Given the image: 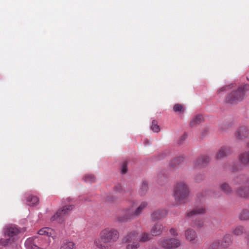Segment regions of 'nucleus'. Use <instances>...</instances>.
<instances>
[{
  "instance_id": "29",
  "label": "nucleus",
  "mask_w": 249,
  "mask_h": 249,
  "mask_svg": "<svg viewBox=\"0 0 249 249\" xmlns=\"http://www.w3.org/2000/svg\"><path fill=\"white\" fill-rule=\"evenodd\" d=\"M239 217L241 220H249V211L247 210H244L240 214Z\"/></svg>"
},
{
  "instance_id": "7",
  "label": "nucleus",
  "mask_w": 249,
  "mask_h": 249,
  "mask_svg": "<svg viewBox=\"0 0 249 249\" xmlns=\"http://www.w3.org/2000/svg\"><path fill=\"white\" fill-rule=\"evenodd\" d=\"M26 249H44L42 244V240L37 237H33L28 238L25 242Z\"/></svg>"
},
{
  "instance_id": "18",
  "label": "nucleus",
  "mask_w": 249,
  "mask_h": 249,
  "mask_svg": "<svg viewBox=\"0 0 249 249\" xmlns=\"http://www.w3.org/2000/svg\"><path fill=\"white\" fill-rule=\"evenodd\" d=\"M232 235L231 234H227L224 235L222 241V246L223 248L228 247L232 242Z\"/></svg>"
},
{
  "instance_id": "10",
  "label": "nucleus",
  "mask_w": 249,
  "mask_h": 249,
  "mask_svg": "<svg viewBox=\"0 0 249 249\" xmlns=\"http://www.w3.org/2000/svg\"><path fill=\"white\" fill-rule=\"evenodd\" d=\"M185 237L187 240L195 244L197 242V234L195 231L192 229H188L185 231Z\"/></svg>"
},
{
  "instance_id": "13",
  "label": "nucleus",
  "mask_w": 249,
  "mask_h": 249,
  "mask_svg": "<svg viewBox=\"0 0 249 249\" xmlns=\"http://www.w3.org/2000/svg\"><path fill=\"white\" fill-rule=\"evenodd\" d=\"M206 212V209L204 207H196L186 213V216L189 218L193 217L196 215L202 214Z\"/></svg>"
},
{
  "instance_id": "38",
  "label": "nucleus",
  "mask_w": 249,
  "mask_h": 249,
  "mask_svg": "<svg viewBox=\"0 0 249 249\" xmlns=\"http://www.w3.org/2000/svg\"><path fill=\"white\" fill-rule=\"evenodd\" d=\"M115 189L116 191L120 192L122 190V186L121 185H118L116 186Z\"/></svg>"
},
{
  "instance_id": "42",
  "label": "nucleus",
  "mask_w": 249,
  "mask_h": 249,
  "mask_svg": "<svg viewBox=\"0 0 249 249\" xmlns=\"http://www.w3.org/2000/svg\"><path fill=\"white\" fill-rule=\"evenodd\" d=\"M186 138V136L185 135H183L181 138V140H184Z\"/></svg>"
},
{
  "instance_id": "37",
  "label": "nucleus",
  "mask_w": 249,
  "mask_h": 249,
  "mask_svg": "<svg viewBox=\"0 0 249 249\" xmlns=\"http://www.w3.org/2000/svg\"><path fill=\"white\" fill-rule=\"evenodd\" d=\"M170 232L173 236H177L178 235L177 230L174 228H171L170 230Z\"/></svg>"
},
{
  "instance_id": "43",
  "label": "nucleus",
  "mask_w": 249,
  "mask_h": 249,
  "mask_svg": "<svg viewBox=\"0 0 249 249\" xmlns=\"http://www.w3.org/2000/svg\"><path fill=\"white\" fill-rule=\"evenodd\" d=\"M108 201H114V199H112H112H110H110H108Z\"/></svg>"
},
{
  "instance_id": "33",
  "label": "nucleus",
  "mask_w": 249,
  "mask_h": 249,
  "mask_svg": "<svg viewBox=\"0 0 249 249\" xmlns=\"http://www.w3.org/2000/svg\"><path fill=\"white\" fill-rule=\"evenodd\" d=\"M151 128L154 132H159L160 131V127L155 120L152 121Z\"/></svg>"
},
{
  "instance_id": "11",
  "label": "nucleus",
  "mask_w": 249,
  "mask_h": 249,
  "mask_svg": "<svg viewBox=\"0 0 249 249\" xmlns=\"http://www.w3.org/2000/svg\"><path fill=\"white\" fill-rule=\"evenodd\" d=\"M249 130L245 126H242L237 129L235 133V137L239 140H243L248 136Z\"/></svg>"
},
{
  "instance_id": "1",
  "label": "nucleus",
  "mask_w": 249,
  "mask_h": 249,
  "mask_svg": "<svg viewBox=\"0 0 249 249\" xmlns=\"http://www.w3.org/2000/svg\"><path fill=\"white\" fill-rule=\"evenodd\" d=\"M120 236L117 229L111 227H106L100 231L99 237L94 239L93 244L98 249H112Z\"/></svg>"
},
{
  "instance_id": "17",
  "label": "nucleus",
  "mask_w": 249,
  "mask_h": 249,
  "mask_svg": "<svg viewBox=\"0 0 249 249\" xmlns=\"http://www.w3.org/2000/svg\"><path fill=\"white\" fill-rule=\"evenodd\" d=\"M163 226L159 223L155 224L151 229V234L152 236H155L160 235L162 231Z\"/></svg>"
},
{
  "instance_id": "2",
  "label": "nucleus",
  "mask_w": 249,
  "mask_h": 249,
  "mask_svg": "<svg viewBox=\"0 0 249 249\" xmlns=\"http://www.w3.org/2000/svg\"><path fill=\"white\" fill-rule=\"evenodd\" d=\"M147 206V202L142 201L134 211L131 208H126L124 210L123 215L116 216L115 220L121 223L131 221L139 217Z\"/></svg>"
},
{
  "instance_id": "44",
  "label": "nucleus",
  "mask_w": 249,
  "mask_h": 249,
  "mask_svg": "<svg viewBox=\"0 0 249 249\" xmlns=\"http://www.w3.org/2000/svg\"><path fill=\"white\" fill-rule=\"evenodd\" d=\"M248 147H249V142L248 144Z\"/></svg>"
},
{
  "instance_id": "15",
  "label": "nucleus",
  "mask_w": 249,
  "mask_h": 249,
  "mask_svg": "<svg viewBox=\"0 0 249 249\" xmlns=\"http://www.w3.org/2000/svg\"><path fill=\"white\" fill-rule=\"evenodd\" d=\"M166 214L167 211L165 210H158L152 213L151 217L153 220H157L164 217Z\"/></svg>"
},
{
  "instance_id": "14",
  "label": "nucleus",
  "mask_w": 249,
  "mask_h": 249,
  "mask_svg": "<svg viewBox=\"0 0 249 249\" xmlns=\"http://www.w3.org/2000/svg\"><path fill=\"white\" fill-rule=\"evenodd\" d=\"M238 194L241 197L248 198L249 197V180H248L246 183V186L241 187L237 191Z\"/></svg>"
},
{
  "instance_id": "5",
  "label": "nucleus",
  "mask_w": 249,
  "mask_h": 249,
  "mask_svg": "<svg viewBox=\"0 0 249 249\" xmlns=\"http://www.w3.org/2000/svg\"><path fill=\"white\" fill-rule=\"evenodd\" d=\"M138 236V232L136 231H131L128 232L123 237V242L128 244L126 246V249H138L140 247L139 242L135 241Z\"/></svg>"
},
{
  "instance_id": "31",
  "label": "nucleus",
  "mask_w": 249,
  "mask_h": 249,
  "mask_svg": "<svg viewBox=\"0 0 249 249\" xmlns=\"http://www.w3.org/2000/svg\"><path fill=\"white\" fill-rule=\"evenodd\" d=\"M83 179L85 182L90 183L94 182L96 180L95 177L92 175H86Z\"/></svg>"
},
{
  "instance_id": "40",
  "label": "nucleus",
  "mask_w": 249,
  "mask_h": 249,
  "mask_svg": "<svg viewBox=\"0 0 249 249\" xmlns=\"http://www.w3.org/2000/svg\"><path fill=\"white\" fill-rule=\"evenodd\" d=\"M246 242L247 246L249 247V234L247 236L246 239Z\"/></svg>"
},
{
  "instance_id": "9",
  "label": "nucleus",
  "mask_w": 249,
  "mask_h": 249,
  "mask_svg": "<svg viewBox=\"0 0 249 249\" xmlns=\"http://www.w3.org/2000/svg\"><path fill=\"white\" fill-rule=\"evenodd\" d=\"M4 233L5 237H10L16 240L19 231L14 226H9L4 229Z\"/></svg>"
},
{
  "instance_id": "34",
  "label": "nucleus",
  "mask_w": 249,
  "mask_h": 249,
  "mask_svg": "<svg viewBox=\"0 0 249 249\" xmlns=\"http://www.w3.org/2000/svg\"><path fill=\"white\" fill-rule=\"evenodd\" d=\"M148 189V184L146 182H143L140 189V193L142 195L145 194Z\"/></svg>"
},
{
  "instance_id": "22",
  "label": "nucleus",
  "mask_w": 249,
  "mask_h": 249,
  "mask_svg": "<svg viewBox=\"0 0 249 249\" xmlns=\"http://www.w3.org/2000/svg\"><path fill=\"white\" fill-rule=\"evenodd\" d=\"M151 234L144 232L141 233L139 236V242H146L150 241L152 239Z\"/></svg>"
},
{
  "instance_id": "3",
  "label": "nucleus",
  "mask_w": 249,
  "mask_h": 249,
  "mask_svg": "<svg viewBox=\"0 0 249 249\" xmlns=\"http://www.w3.org/2000/svg\"><path fill=\"white\" fill-rule=\"evenodd\" d=\"M189 189L188 185L183 181L176 184L174 190L175 199L178 204H182L186 202L189 196Z\"/></svg>"
},
{
  "instance_id": "27",
  "label": "nucleus",
  "mask_w": 249,
  "mask_h": 249,
  "mask_svg": "<svg viewBox=\"0 0 249 249\" xmlns=\"http://www.w3.org/2000/svg\"><path fill=\"white\" fill-rule=\"evenodd\" d=\"M232 232L234 235L240 236L244 233V229L242 226H238L233 228L232 230Z\"/></svg>"
},
{
  "instance_id": "36",
  "label": "nucleus",
  "mask_w": 249,
  "mask_h": 249,
  "mask_svg": "<svg viewBox=\"0 0 249 249\" xmlns=\"http://www.w3.org/2000/svg\"><path fill=\"white\" fill-rule=\"evenodd\" d=\"M127 170V163L126 162H124L122 165L121 172L124 174L126 173Z\"/></svg>"
},
{
  "instance_id": "16",
  "label": "nucleus",
  "mask_w": 249,
  "mask_h": 249,
  "mask_svg": "<svg viewBox=\"0 0 249 249\" xmlns=\"http://www.w3.org/2000/svg\"><path fill=\"white\" fill-rule=\"evenodd\" d=\"M231 152V148L229 147H222L218 151L216 158L218 160L221 159Z\"/></svg>"
},
{
  "instance_id": "26",
  "label": "nucleus",
  "mask_w": 249,
  "mask_h": 249,
  "mask_svg": "<svg viewBox=\"0 0 249 249\" xmlns=\"http://www.w3.org/2000/svg\"><path fill=\"white\" fill-rule=\"evenodd\" d=\"M27 201L29 205L34 206L38 203L39 200L36 196L30 195L27 197Z\"/></svg>"
},
{
  "instance_id": "20",
  "label": "nucleus",
  "mask_w": 249,
  "mask_h": 249,
  "mask_svg": "<svg viewBox=\"0 0 249 249\" xmlns=\"http://www.w3.org/2000/svg\"><path fill=\"white\" fill-rule=\"evenodd\" d=\"M60 249H75V245L73 242L65 241L61 245Z\"/></svg>"
},
{
  "instance_id": "39",
  "label": "nucleus",
  "mask_w": 249,
  "mask_h": 249,
  "mask_svg": "<svg viewBox=\"0 0 249 249\" xmlns=\"http://www.w3.org/2000/svg\"><path fill=\"white\" fill-rule=\"evenodd\" d=\"M227 87H223L218 90V93H220L221 91H225Z\"/></svg>"
},
{
  "instance_id": "19",
  "label": "nucleus",
  "mask_w": 249,
  "mask_h": 249,
  "mask_svg": "<svg viewBox=\"0 0 249 249\" xmlns=\"http://www.w3.org/2000/svg\"><path fill=\"white\" fill-rule=\"evenodd\" d=\"M239 159L242 164L249 165V151L241 153L239 156Z\"/></svg>"
},
{
  "instance_id": "30",
  "label": "nucleus",
  "mask_w": 249,
  "mask_h": 249,
  "mask_svg": "<svg viewBox=\"0 0 249 249\" xmlns=\"http://www.w3.org/2000/svg\"><path fill=\"white\" fill-rule=\"evenodd\" d=\"M221 189L226 194H230L231 192V189L230 186L226 183H222L221 185Z\"/></svg>"
},
{
  "instance_id": "28",
  "label": "nucleus",
  "mask_w": 249,
  "mask_h": 249,
  "mask_svg": "<svg viewBox=\"0 0 249 249\" xmlns=\"http://www.w3.org/2000/svg\"><path fill=\"white\" fill-rule=\"evenodd\" d=\"M222 247H223L222 244H220V242L218 240H216L210 244L209 249H221Z\"/></svg>"
},
{
  "instance_id": "35",
  "label": "nucleus",
  "mask_w": 249,
  "mask_h": 249,
  "mask_svg": "<svg viewBox=\"0 0 249 249\" xmlns=\"http://www.w3.org/2000/svg\"><path fill=\"white\" fill-rule=\"evenodd\" d=\"M194 226L195 227H196L198 228H201L203 227L204 226V221L202 219H197L195 223Z\"/></svg>"
},
{
  "instance_id": "12",
  "label": "nucleus",
  "mask_w": 249,
  "mask_h": 249,
  "mask_svg": "<svg viewBox=\"0 0 249 249\" xmlns=\"http://www.w3.org/2000/svg\"><path fill=\"white\" fill-rule=\"evenodd\" d=\"M210 161L207 156H202L196 159L193 162L195 168H201L205 166Z\"/></svg>"
},
{
  "instance_id": "8",
  "label": "nucleus",
  "mask_w": 249,
  "mask_h": 249,
  "mask_svg": "<svg viewBox=\"0 0 249 249\" xmlns=\"http://www.w3.org/2000/svg\"><path fill=\"white\" fill-rule=\"evenodd\" d=\"M160 245L164 249H173L180 245V241L176 238H162L159 241Z\"/></svg>"
},
{
  "instance_id": "24",
  "label": "nucleus",
  "mask_w": 249,
  "mask_h": 249,
  "mask_svg": "<svg viewBox=\"0 0 249 249\" xmlns=\"http://www.w3.org/2000/svg\"><path fill=\"white\" fill-rule=\"evenodd\" d=\"M203 118L201 115H197L196 116L192 121L190 122V125L192 126H194L197 124H199L203 121Z\"/></svg>"
},
{
  "instance_id": "6",
  "label": "nucleus",
  "mask_w": 249,
  "mask_h": 249,
  "mask_svg": "<svg viewBox=\"0 0 249 249\" xmlns=\"http://www.w3.org/2000/svg\"><path fill=\"white\" fill-rule=\"evenodd\" d=\"M74 206L72 204H65L58 210L56 213L51 217V220L52 221H56L59 223L63 221L64 217L66 215L69 214L70 213L73 209Z\"/></svg>"
},
{
  "instance_id": "23",
  "label": "nucleus",
  "mask_w": 249,
  "mask_h": 249,
  "mask_svg": "<svg viewBox=\"0 0 249 249\" xmlns=\"http://www.w3.org/2000/svg\"><path fill=\"white\" fill-rule=\"evenodd\" d=\"M6 239H1L0 240V244L3 246H6L11 245L16 240L10 237H5Z\"/></svg>"
},
{
  "instance_id": "25",
  "label": "nucleus",
  "mask_w": 249,
  "mask_h": 249,
  "mask_svg": "<svg viewBox=\"0 0 249 249\" xmlns=\"http://www.w3.org/2000/svg\"><path fill=\"white\" fill-rule=\"evenodd\" d=\"M53 231L52 229L49 228H44L40 229L38 233L40 235H46L48 236H51L52 235Z\"/></svg>"
},
{
  "instance_id": "32",
  "label": "nucleus",
  "mask_w": 249,
  "mask_h": 249,
  "mask_svg": "<svg viewBox=\"0 0 249 249\" xmlns=\"http://www.w3.org/2000/svg\"><path fill=\"white\" fill-rule=\"evenodd\" d=\"M173 110L175 112H179L181 113H183L184 112V109L181 105L177 104L174 106Z\"/></svg>"
},
{
  "instance_id": "4",
  "label": "nucleus",
  "mask_w": 249,
  "mask_h": 249,
  "mask_svg": "<svg viewBox=\"0 0 249 249\" xmlns=\"http://www.w3.org/2000/svg\"><path fill=\"white\" fill-rule=\"evenodd\" d=\"M249 90V85L245 84L238 88L237 90L232 91L226 98L227 103L235 105L241 102L245 98L246 92Z\"/></svg>"
},
{
  "instance_id": "41",
  "label": "nucleus",
  "mask_w": 249,
  "mask_h": 249,
  "mask_svg": "<svg viewBox=\"0 0 249 249\" xmlns=\"http://www.w3.org/2000/svg\"><path fill=\"white\" fill-rule=\"evenodd\" d=\"M239 168L238 167H235V165H233V167H232V170H233V171L237 170H238V169H239Z\"/></svg>"
},
{
  "instance_id": "21",
  "label": "nucleus",
  "mask_w": 249,
  "mask_h": 249,
  "mask_svg": "<svg viewBox=\"0 0 249 249\" xmlns=\"http://www.w3.org/2000/svg\"><path fill=\"white\" fill-rule=\"evenodd\" d=\"M184 158L182 156H179L172 159L170 162V165L172 167H175L183 162Z\"/></svg>"
}]
</instances>
